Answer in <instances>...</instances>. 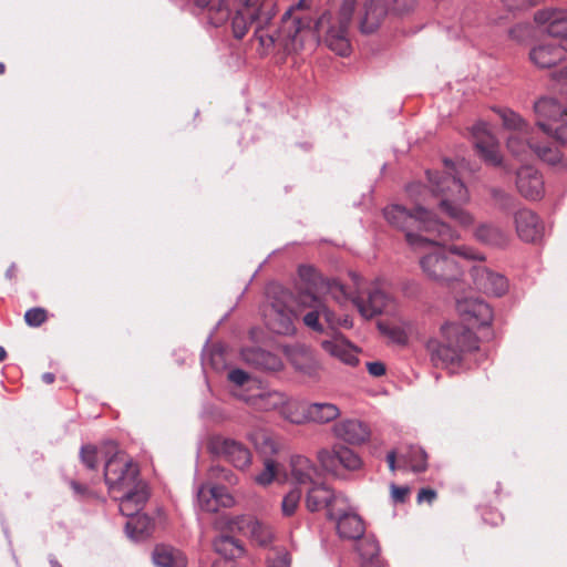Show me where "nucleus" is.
Here are the masks:
<instances>
[{"label": "nucleus", "instance_id": "nucleus-1", "mask_svg": "<svg viewBox=\"0 0 567 567\" xmlns=\"http://www.w3.org/2000/svg\"><path fill=\"white\" fill-rule=\"evenodd\" d=\"M308 0H300L289 8L282 17V25L271 29V21L277 14L275 0H236L234 8L229 9L226 1L220 0L218 14L227 11L230 19V29L234 38L241 40L255 25L254 37L258 40L265 52L280 47L286 52L298 51L303 47V34L310 31L311 19L298 16L297 12L309 8Z\"/></svg>", "mask_w": 567, "mask_h": 567}, {"label": "nucleus", "instance_id": "nucleus-2", "mask_svg": "<svg viewBox=\"0 0 567 567\" xmlns=\"http://www.w3.org/2000/svg\"><path fill=\"white\" fill-rule=\"evenodd\" d=\"M383 216L392 227L405 234L406 243L415 249L458 237L455 230L422 206L408 209L399 204L389 205L383 209Z\"/></svg>", "mask_w": 567, "mask_h": 567}, {"label": "nucleus", "instance_id": "nucleus-3", "mask_svg": "<svg viewBox=\"0 0 567 567\" xmlns=\"http://www.w3.org/2000/svg\"><path fill=\"white\" fill-rule=\"evenodd\" d=\"M478 349V339L467 326L446 322L440 328V336L426 342V350L435 367L446 368L460 363L467 353Z\"/></svg>", "mask_w": 567, "mask_h": 567}, {"label": "nucleus", "instance_id": "nucleus-4", "mask_svg": "<svg viewBox=\"0 0 567 567\" xmlns=\"http://www.w3.org/2000/svg\"><path fill=\"white\" fill-rule=\"evenodd\" d=\"M444 168L443 174L426 172L432 193L441 197L440 208L449 217L462 226H468L473 223V217L462 208L470 199L468 192L461 178L455 175L451 161L444 159Z\"/></svg>", "mask_w": 567, "mask_h": 567}, {"label": "nucleus", "instance_id": "nucleus-5", "mask_svg": "<svg viewBox=\"0 0 567 567\" xmlns=\"http://www.w3.org/2000/svg\"><path fill=\"white\" fill-rule=\"evenodd\" d=\"M437 246L439 248L420 258V267L430 280L447 288H454L463 280L465 274L464 265L460 264L455 256L465 259H476L477 256L466 246L453 245L447 250Z\"/></svg>", "mask_w": 567, "mask_h": 567}, {"label": "nucleus", "instance_id": "nucleus-6", "mask_svg": "<svg viewBox=\"0 0 567 567\" xmlns=\"http://www.w3.org/2000/svg\"><path fill=\"white\" fill-rule=\"evenodd\" d=\"M297 298L279 285H271L267 289V301L262 307V317L266 327L274 333L292 336L296 331L298 313Z\"/></svg>", "mask_w": 567, "mask_h": 567}, {"label": "nucleus", "instance_id": "nucleus-7", "mask_svg": "<svg viewBox=\"0 0 567 567\" xmlns=\"http://www.w3.org/2000/svg\"><path fill=\"white\" fill-rule=\"evenodd\" d=\"M355 3L357 0H342L337 14L324 12L315 24L316 32L324 34L329 49L342 56L350 53L349 27Z\"/></svg>", "mask_w": 567, "mask_h": 567}, {"label": "nucleus", "instance_id": "nucleus-8", "mask_svg": "<svg viewBox=\"0 0 567 567\" xmlns=\"http://www.w3.org/2000/svg\"><path fill=\"white\" fill-rule=\"evenodd\" d=\"M415 6V0H362L360 30L375 32L391 14H404Z\"/></svg>", "mask_w": 567, "mask_h": 567}, {"label": "nucleus", "instance_id": "nucleus-9", "mask_svg": "<svg viewBox=\"0 0 567 567\" xmlns=\"http://www.w3.org/2000/svg\"><path fill=\"white\" fill-rule=\"evenodd\" d=\"M215 524L230 533H238L249 537L260 546H267L274 539L272 528L264 522L250 515L230 516L228 514H217L215 508Z\"/></svg>", "mask_w": 567, "mask_h": 567}, {"label": "nucleus", "instance_id": "nucleus-10", "mask_svg": "<svg viewBox=\"0 0 567 567\" xmlns=\"http://www.w3.org/2000/svg\"><path fill=\"white\" fill-rule=\"evenodd\" d=\"M138 468L122 452H115L105 463L104 481L113 493L132 488L138 484Z\"/></svg>", "mask_w": 567, "mask_h": 567}, {"label": "nucleus", "instance_id": "nucleus-11", "mask_svg": "<svg viewBox=\"0 0 567 567\" xmlns=\"http://www.w3.org/2000/svg\"><path fill=\"white\" fill-rule=\"evenodd\" d=\"M302 302L309 307V311L305 313L302 321L305 326L316 332H323L320 318L324 320L333 333L338 328L350 329L353 326L352 319L348 315L337 316L326 306L322 299H315L312 296L307 295L303 297Z\"/></svg>", "mask_w": 567, "mask_h": 567}, {"label": "nucleus", "instance_id": "nucleus-12", "mask_svg": "<svg viewBox=\"0 0 567 567\" xmlns=\"http://www.w3.org/2000/svg\"><path fill=\"white\" fill-rule=\"evenodd\" d=\"M355 296L352 297V303L364 319H372L383 313L393 303V298L379 284H373L365 289H361L355 281Z\"/></svg>", "mask_w": 567, "mask_h": 567}, {"label": "nucleus", "instance_id": "nucleus-13", "mask_svg": "<svg viewBox=\"0 0 567 567\" xmlns=\"http://www.w3.org/2000/svg\"><path fill=\"white\" fill-rule=\"evenodd\" d=\"M299 286L296 296L298 301V309L300 311L308 310L309 307L303 305V297L307 295L312 296L315 299H321L320 293L329 278H324L316 267L311 265H300L298 267Z\"/></svg>", "mask_w": 567, "mask_h": 567}, {"label": "nucleus", "instance_id": "nucleus-14", "mask_svg": "<svg viewBox=\"0 0 567 567\" xmlns=\"http://www.w3.org/2000/svg\"><path fill=\"white\" fill-rule=\"evenodd\" d=\"M470 275L476 289L486 295L501 297L508 290L507 279L483 264L474 265L470 269Z\"/></svg>", "mask_w": 567, "mask_h": 567}, {"label": "nucleus", "instance_id": "nucleus-15", "mask_svg": "<svg viewBox=\"0 0 567 567\" xmlns=\"http://www.w3.org/2000/svg\"><path fill=\"white\" fill-rule=\"evenodd\" d=\"M318 460L322 467L330 472H334L338 464L349 471H357L362 466L360 456L342 444H336L331 451L321 450Z\"/></svg>", "mask_w": 567, "mask_h": 567}, {"label": "nucleus", "instance_id": "nucleus-16", "mask_svg": "<svg viewBox=\"0 0 567 567\" xmlns=\"http://www.w3.org/2000/svg\"><path fill=\"white\" fill-rule=\"evenodd\" d=\"M342 495H337L330 487L324 484L313 485L306 495V507L310 512L327 509L329 518L336 516V505L344 503Z\"/></svg>", "mask_w": 567, "mask_h": 567}, {"label": "nucleus", "instance_id": "nucleus-17", "mask_svg": "<svg viewBox=\"0 0 567 567\" xmlns=\"http://www.w3.org/2000/svg\"><path fill=\"white\" fill-rule=\"evenodd\" d=\"M535 22L544 28V32L561 40L567 50V10L545 9L535 13Z\"/></svg>", "mask_w": 567, "mask_h": 567}, {"label": "nucleus", "instance_id": "nucleus-18", "mask_svg": "<svg viewBox=\"0 0 567 567\" xmlns=\"http://www.w3.org/2000/svg\"><path fill=\"white\" fill-rule=\"evenodd\" d=\"M516 188L528 200H538L545 194L543 175L533 166H522L516 172Z\"/></svg>", "mask_w": 567, "mask_h": 567}, {"label": "nucleus", "instance_id": "nucleus-19", "mask_svg": "<svg viewBox=\"0 0 567 567\" xmlns=\"http://www.w3.org/2000/svg\"><path fill=\"white\" fill-rule=\"evenodd\" d=\"M473 142L480 155L491 165L498 166L502 164L499 146L492 135L485 123H478L472 128Z\"/></svg>", "mask_w": 567, "mask_h": 567}, {"label": "nucleus", "instance_id": "nucleus-20", "mask_svg": "<svg viewBox=\"0 0 567 567\" xmlns=\"http://www.w3.org/2000/svg\"><path fill=\"white\" fill-rule=\"evenodd\" d=\"M224 456L235 467L244 470L251 462L250 451L240 442L215 435V456Z\"/></svg>", "mask_w": 567, "mask_h": 567}, {"label": "nucleus", "instance_id": "nucleus-21", "mask_svg": "<svg viewBox=\"0 0 567 567\" xmlns=\"http://www.w3.org/2000/svg\"><path fill=\"white\" fill-rule=\"evenodd\" d=\"M460 317L472 326H486L492 321L491 307L477 298H464L456 301Z\"/></svg>", "mask_w": 567, "mask_h": 567}, {"label": "nucleus", "instance_id": "nucleus-22", "mask_svg": "<svg viewBox=\"0 0 567 567\" xmlns=\"http://www.w3.org/2000/svg\"><path fill=\"white\" fill-rule=\"evenodd\" d=\"M334 435L350 445H362L371 437L368 423L358 419H346L333 425Z\"/></svg>", "mask_w": 567, "mask_h": 567}, {"label": "nucleus", "instance_id": "nucleus-23", "mask_svg": "<svg viewBox=\"0 0 567 567\" xmlns=\"http://www.w3.org/2000/svg\"><path fill=\"white\" fill-rule=\"evenodd\" d=\"M514 223L517 236L526 243H536L542 239L544 225L539 217L530 209L524 208L515 213Z\"/></svg>", "mask_w": 567, "mask_h": 567}, {"label": "nucleus", "instance_id": "nucleus-24", "mask_svg": "<svg viewBox=\"0 0 567 567\" xmlns=\"http://www.w3.org/2000/svg\"><path fill=\"white\" fill-rule=\"evenodd\" d=\"M321 348L341 362L355 367L359 363L358 349L341 333L334 332L331 338L320 342Z\"/></svg>", "mask_w": 567, "mask_h": 567}, {"label": "nucleus", "instance_id": "nucleus-25", "mask_svg": "<svg viewBox=\"0 0 567 567\" xmlns=\"http://www.w3.org/2000/svg\"><path fill=\"white\" fill-rule=\"evenodd\" d=\"M122 495L116 497L118 501V508L124 516H136L145 505L148 494L142 483L134 485L132 488L121 491Z\"/></svg>", "mask_w": 567, "mask_h": 567}, {"label": "nucleus", "instance_id": "nucleus-26", "mask_svg": "<svg viewBox=\"0 0 567 567\" xmlns=\"http://www.w3.org/2000/svg\"><path fill=\"white\" fill-rule=\"evenodd\" d=\"M241 358L247 364L264 371H279L282 368V361L277 354L258 347L243 349Z\"/></svg>", "mask_w": 567, "mask_h": 567}, {"label": "nucleus", "instance_id": "nucleus-27", "mask_svg": "<svg viewBox=\"0 0 567 567\" xmlns=\"http://www.w3.org/2000/svg\"><path fill=\"white\" fill-rule=\"evenodd\" d=\"M215 529L220 530V535L215 537V553H218L225 559H237L244 556L245 548L239 539L235 538L236 533H230L223 529L218 524H215Z\"/></svg>", "mask_w": 567, "mask_h": 567}, {"label": "nucleus", "instance_id": "nucleus-28", "mask_svg": "<svg viewBox=\"0 0 567 567\" xmlns=\"http://www.w3.org/2000/svg\"><path fill=\"white\" fill-rule=\"evenodd\" d=\"M355 550L360 558L362 567H384L380 558V546L377 539L371 535H363L358 539Z\"/></svg>", "mask_w": 567, "mask_h": 567}, {"label": "nucleus", "instance_id": "nucleus-29", "mask_svg": "<svg viewBox=\"0 0 567 567\" xmlns=\"http://www.w3.org/2000/svg\"><path fill=\"white\" fill-rule=\"evenodd\" d=\"M563 45L540 44L530 51V60L539 68H551L565 58Z\"/></svg>", "mask_w": 567, "mask_h": 567}, {"label": "nucleus", "instance_id": "nucleus-30", "mask_svg": "<svg viewBox=\"0 0 567 567\" xmlns=\"http://www.w3.org/2000/svg\"><path fill=\"white\" fill-rule=\"evenodd\" d=\"M535 147L536 143L533 140L532 130L523 133H511L507 137V148L518 159H527L534 154Z\"/></svg>", "mask_w": 567, "mask_h": 567}, {"label": "nucleus", "instance_id": "nucleus-31", "mask_svg": "<svg viewBox=\"0 0 567 567\" xmlns=\"http://www.w3.org/2000/svg\"><path fill=\"white\" fill-rule=\"evenodd\" d=\"M337 529L341 538L358 540L364 535L365 526L359 515L344 513L338 518Z\"/></svg>", "mask_w": 567, "mask_h": 567}, {"label": "nucleus", "instance_id": "nucleus-32", "mask_svg": "<svg viewBox=\"0 0 567 567\" xmlns=\"http://www.w3.org/2000/svg\"><path fill=\"white\" fill-rule=\"evenodd\" d=\"M287 395L279 391L261 392L246 399V402L258 411H280L286 403Z\"/></svg>", "mask_w": 567, "mask_h": 567}, {"label": "nucleus", "instance_id": "nucleus-33", "mask_svg": "<svg viewBox=\"0 0 567 567\" xmlns=\"http://www.w3.org/2000/svg\"><path fill=\"white\" fill-rule=\"evenodd\" d=\"M534 111L538 116L537 123L544 122L543 120L551 121L553 125L558 124L565 116L567 112V106H561L555 99L553 97H542L534 104Z\"/></svg>", "mask_w": 567, "mask_h": 567}, {"label": "nucleus", "instance_id": "nucleus-34", "mask_svg": "<svg viewBox=\"0 0 567 567\" xmlns=\"http://www.w3.org/2000/svg\"><path fill=\"white\" fill-rule=\"evenodd\" d=\"M153 561L157 567H186L185 555L167 545H157L153 551Z\"/></svg>", "mask_w": 567, "mask_h": 567}, {"label": "nucleus", "instance_id": "nucleus-35", "mask_svg": "<svg viewBox=\"0 0 567 567\" xmlns=\"http://www.w3.org/2000/svg\"><path fill=\"white\" fill-rule=\"evenodd\" d=\"M340 415L339 408L333 403L316 402L310 403L305 409L306 421L323 424L334 421Z\"/></svg>", "mask_w": 567, "mask_h": 567}, {"label": "nucleus", "instance_id": "nucleus-36", "mask_svg": "<svg viewBox=\"0 0 567 567\" xmlns=\"http://www.w3.org/2000/svg\"><path fill=\"white\" fill-rule=\"evenodd\" d=\"M290 472L292 478L300 485L312 483L317 475V468L312 462L301 455H295L290 458Z\"/></svg>", "mask_w": 567, "mask_h": 567}, {"label": "nucleus", "instance_id": "nucleus-37", "mask_svg": "<svg viewBox=\"0 0 567 567\" xmlns=\"http://www.w3.org/2000/svg\"><path fill=\"white\" fill-rule=\"evenodd\" d=\"M475 237L483 244L499 248L505 247L509 241V235L493 224L481 225L475 231Z\"/></svg>", "mask_w": 567, "mask_h": 567}, {"label": "nucleus", "instance_id": "nucleus-38", "mask_svg": "<svg viewBox=\"0 0 567 567\" xmlns=\"http://www.w3.org/2000/svg\"><path fill=\"white\" fill-rule=\"evenodd\" d=\"M213 484L206 482L202 484L197 492L196 513L200 525L208 523L213 515Z\"/></svg>", "mask_w": 567, "mask_h": 567}, {"label": "nucleus", "instance_id": "nucleus-39", "mask_svg": "<svg viewBox=\"0 0 567 567\" xmlns=\"http://www.w3.org/2000/svg\"><path fill=\"white\" fill-rule=\"evenodd\" d=\"M125 532L128 538L134 542L146 539L152 533V520L146 515L128 516Z\"/></svg>", "mask_w": 567, "mask_h": 567}, {"label": "nucleus", "instance_id": "nucleus-40", "mask_svg": "<svg viewBox=\"0 0 567 567\" xmlns=\"http://www.w3.org/2000/svg\"><path fill=\"white\" fill-rule=\"evenodd\" d=\"M249 440L255 445L256 450L270 456L279 451V444L272 433L265 429H257L249 434Z\"/></svg>", "mask_w": 567, "mask_h": 567}, {"label": "nucleus", "instance_id": "nucleus-41", "mask_svg": "<svg viewBox=\"0 0 567 567\" xmlns=\"http://www.w3.org/2000/svg\"><path fill=\"white\" fill-rule=\"evenodd\" d=\"M495 111L502 118L504 126L511 130L512 133H523L532 130L518 113L509 109H497Z\"/></svg>", "mask_w": 567, "mask_h": 567}, {"label": "nucleus", "instance_id": "nucleus-42", "mask_svg": "<svg viewBox=\"0 0 567 567\" xmlns=\"http://www.w3.org/2000/svg\"><path fill=\"white\" fill-rule=\"evenodd\" d=\"M320 295H328L336 302L343 305L349 300L352 301V297L355 296V291H349L342 284H340L336 279H328L323 288V292H321Z\"/></svg>", "mask_w": 567, "mask_h": 567}, {"label": "nucleus", "instance_id": "nucleus-43", "mask_svg": "<svg viewBox=\"0 0 567 567\" xmlns=\"http://www.w3.org/2000/svg\"><path fill=\"white\" fill-rule=\"evenodd\" d=\"M402 458L413 472H424L427 467V455L419 446H411L408 453L402 455Z\"/></svg>", "mask_w": 567, "mask_h": 567}, {"label": "nucleus", "instance_id": "nucleus-44", "mask_svg": "<svg viewBox=\"0 0 567 567\" xmlns=\"http://www.w3.org/2000/svg\"><path fill=\"white\" fill-rule=\"evenodd\" d=\"M293 364L303 374L309 378H317L320 371V364L308 352H302L293 359Z\"/></svg>", "mask_w": 567, "mask_h": 567}, {"label": "nucleus", "instance_id": "nucleus-45", "mask_svg": "<svg viewBox=\"0 0 567 567\" xmlns=\"http://www.w3.org/2000/svg\"><path fill=\"white\" fill-rule=\"evenodd\" d=\"M538 126L544 133L554 134L555 138L561 144H567V112L558 124H546L539 121Z\"/></svg>", "mask_w": 567, "mask_h": 567}, {"label": "nucleus", "instance_id": "nucleus-46", "mask_svg": "<svg viewBox=\"0 0 567 567\" xmlns=\"http://www.w3.org/2000/svg\"><path fill=\"white\" fill-rule=\"evenodd\" d=\"M299 404L296 401L290 399H286V403L281 406L279 414L287 421L301 424L306 421L305 411L302 413L298 412Z\"/></svg>", "mask_w": 567, "mask_h": 567}, {"label": "nucleus", "instance_id": "nucleus-47", "mask_svg": "<svg viewBox=\"0 0 567 567\" xmlns=\"http://www.w3.org/2000/svg\"><path fill=\"white\" fill-rule=\"evenodd\" d=\"M378 328L382 334L386 336L398 344L405 346L409 341V338L406 337L405 332L401 328H399L396 323L390 324L386 322H379Z\"/></svg>", "mask_w": 567, "mask_h": 567}, {"label": "nucleus", "instance_id": "nucleus-48", "mask_svg": "<svg viewBox=\"0 0 567 567\" xmlns=\"http://www.w3.org/2000/svg\"><path fill=\"white\" fill-rule=\"evenodd\" d=\"M300 499L301 491L298 487L292 488L287 495H285L281 502L282 515L285 517L292 516L299 506Z\"/></svg>", "mask_w": 567, "mask_h": 567}, {"label": "nucleus", "instance_id": "nucleus-49", "mask_svg": "<svg viewBox=\"0 0 567 567\" xmlns=\"http://www.w3.org/2000/svg\"><path fill=\"white\" fill-rule=\"evenodd\" d=\"M277 475L278 464L271 458H266L265 467L262 472L255 477V481L259 485L267 486L277 478Z\"/></svg>", "mask_w": 567, "mask_h": 567}, {"label": "nucleus", "instance_id": "nucleus-50", "mask_svg": "<svg viewBox=\"0 0 567 567\" xmlns=\"http://www.w3.org/2000/svg\"><path fill=\"white\" fill-rule=\"evenodd\" d=\"M534 154H536L542 161H544L550 165H556L561 161L560 151L555 146H549V145L542 146V145L536 144Z\"/></svg>", "mask_w": 567, "mask_h": 567}, {"label": "nucleus", "instance_id": "nucleus-51", "mask_svg": "<svg viewBox=\"0 0 567 567\" xmlns=\"http://www.w3.org/2000/svg\"><path fill=\"white\" fill-rule=\"evenodd\" d=\"M47 319V310L40 307L31 308L24 313L25 323L30 327H40Z\"/></svg>", "mask_w": 567, "mask_h": 567}, {"label": "nucleus", "instance_id": "nucleus-52", "mask_svg": "<svg viewBox=\"0 0 567 567\" xmlns=\"http://www.w3.org/2000/svg\"><path fill=\"white\" fill-rule=\"evenodd\" d=\"M80 458L89 470H96L97 449L94 445H83L80 451Z\"/></svg>", "mask_w": 567, "mask_h": 567}, {"label": "nucleus", "instance_id": "nucleus-53", "mask_svg": "<svg viewBox=\"0 0 567 567\" xmlns=\"http://www.w3.org/2000/svg\"><path fill=\"white\" fill-rule=\"evenodd\" d=\"M212 338H213V332L209 333L206 344L203 349V353H202V368H203V372L206 378V383H207L208 389H210L208 371L210 369H213V349L208 346Z\"/></svg>", "mask_w": 567, "mask_h": 567}, {"label": "nucleus", "instance_id": "nucleus-54", "mask_svg": "<svg viewBox=\"0 0 567 567\" xmlns=\"http://www.w3.org/2000/svg\"><path fill=\"white\" fill-rule=\"evenodd\" d=\"M234 504L235 498L228 489L215 484V506L231 507Z\"/></svg>", "mask_w": 567, "mask_h": 567}, {"label": "nucleus", "instance_id": "nucleus-55", "mask_svg": "<svg viewBox=\"0 0 567 567\" xmlns=\"http://www.w3.org/2000/svg\"><path fill=\"white\" fill-rule=\"evenodd\" d=\"M509 11L525 10L538 4V0H503Z\"/></svg>", "mask_w": 567, "mask_h": 567}, {"label": "nucleus", "instance_id": "nucleus-56", "mask_svg": "<svg viewBox=\"0 0 567 567\" xmlns=\"http://www.w3.org/2000/svg\"><path fill=\"white\" fill-rule=\"evenodd\" d=\"M228 380L238 386H243L250 380V375L241 369H234L229 371Z\"/></svg>", "mask_w": 567, "mask_h": 567}, {"label": "nucleus", "instance_id": "nucleus-57", "mask_svg": "<svg viewBox=\"0 0 567 567\" xmlns=\"http://www.w3.org/2000/svg\"><path fill=\"white\" fill-rule=\"evenodd\" d=\"M410 493V488L405 486H396L395 484L391 485V496L396 503H404L408 495Z\"/></svg>", "mask_w": 567, "mask_h": 567}, {"label": "nucleus", "instance_id": "nucleus-58", "mask_svg": "<svg viewBox=\"0 0 567 567\" xmlns=\"http://www.w3.org/2000/svg\"><path fill=\"white\" fill-rule=\"evenodd\" d=\"M396 324L405 332L408 338L417 333V326L413 320L400 319Z\"/></svg>", "mask_w": 567, "mask_h": 567}, {"label": "nucleus", "instance_id": "nucleus-59", "mask_svg": "<svg viewBox=\"0 0 567 567\" xmlns=\"http://www.w3.org/2000/svg\"><path fill=\"white\" fill-rule=\"evenodd\" d=\"M367 369L373 377H382L385 374V365L380 361L368 362Z\"/></svg>", "mask_w": 567, "mask_h": 567}, {"label": "nucleus", "instance_id": "nucleus-60", "mask_svg": "<svg viewBox=\"0 0 567 567\" xmlns=\"http://www.w3.org/2000/svg\"><path fill=\"white\" fill-rule=\"evenodd\" d=\"M436 496L437 494L434 489L422 488L417 494V502H427L429 504H431L436 498Z\"/></svg>", "mask_w": 567, "mask_h": 567}, {"label": "nucleus", "instance_id": "nucleus-61", "mask_svg": "<svg viewBox=\"0 0 567 567\" xmlns=\"http://www.w3.org/2000/svg\"><path fill=\"white\" fill-rule=\"evenodd\" d=\"M70 487L72 488L73 493L79 497H85L90 494V491L86 485L80 484L79 482L71 480L69 482Z\"/></svg>", "mask_w": 567, "mask_h": 567}, {"label": "nucleus", "instance_id": "nucleus-62", "mask_svg": "<svg viewBox=\"0 0 567 567\" xmlns=\"http://www.w3.org/2000/svg\"><path fill=\"white\" fill-rule=\"evenodd\" d=\"M214 473L215 480L225 478L229 484L236 482V477L231 473H228L224 468H219L217 465H215Z\"/></svg>", "mask_w": 567, "mask_h": 567}, {"label": "nucleus", "instance_id": "nucleus-63", "mask_svg": "<svg viewBox=\"0 0 567 567\" xmlns=\"http://www.w3.org/2000/svg\"><path fill=\"white\" fill-rule=\"evenodd\" d=\"M386 462H388V465H389V468L391 472H395L396 470V453L395 451H391L388 453L386 455Z\"/></svg>", "mask_w": 567, "mask_h": 567}, {"label": "nucleus", "instance_id": "nucleus-64", "mask_svg": "<svg viewBox=\"0 0 567 567\" xmlns=\"http://www.w3.org/2000/svg\"><path fill=\"white\" fill-rule=\"evenodd\" d=\"M212 2H213V0H194V3L197 8L207 9L208 12H210V10H212V8H210Z\"/></svg>", "mask_w": 567, "mask_h": 567}]
</instances>
